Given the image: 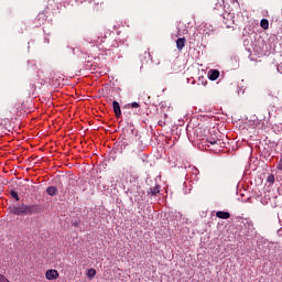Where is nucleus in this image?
<instances>
[{"label": "nucleus", "instance_id": "nucleus-14", "mask_svg": "<svg viewBox=\"0 0 282 282\" xmlns=\"http://www.w3.org/2000/svg\"><path fill=\"white\" fill-rule=\"evenodd\" d=\"M0 282H10V280H8V278H6V275L0 274Z\"/></svg>", "mask_w": 282, "mask_h": 282}, {"label": "nucleus", "instance_id": "nucleus-9", "mask_svg": "<svg viewBox=\"0 0 282 282\" xmlns=\"http://www.w3.org/2000/svg\"><path fill=\"white\" fill-rule=\"evenodd\" d=\"M260 26L262 28V30H268V28H270V22L267 19H262L260 22Z\"/></svg>", "mask_w": 282, "mask_h": 282}, {"label": "nucleus", "instance_id": "nucleus-7", "mask_svg": "<svg viewBox=\"0 0 282 282\" xmlns=\"http://www.w3.org/2000/svg\"><path fill=\"white\" fill-rule=\"evenodd\" d=\"M207 142L209 143V144H212V145H217V147H219V144H221V140H219V139H215V138H210V139H207Z\"/></svg>", "mask_w": 282, "mask_h": 282}, {"label": "nucleus", "instance_id": "nucleus-8", "mask_svg": "<svg viewBox=\"0 0 282 282\" xmlns=\"http://www.w3.org/2000/svg\"><path fill=\"white\" fill-rule=\"evenodd\" d=\"M46 193H47V195H51L52 197H54V195H56V193H57V189L54 186H50L46 188Z\"/></svg>", "mask_w": 282, "mask_h": 282}, {"label": "nucleus", "instance_id": "nucleus-12", "mask_svg": "<svg viewBox=\"0 0 282 282\" xmlns=\"http://www.w3.org/2000/svg\"><path fill=\"white\" fill-rule=\"evenodd\" d=\"M10 195H11V197H13V199H15L17 202H21V197H19V193H17V191L11 189V191H10Z\"/></svg>", "mask_w": 282, "mask_h": 282}, {"label": "nucleus", "instance_id": "nucleus-15", "mask_svg": "<svg viewBox=\"0 0 282 282\" xmlns=\"http://www.w3.org/2000/svg\"><path fill=\"white\" fill-rule=\"evenodd\" d=\"M276 169H278L279 171H282V154H281V159H280V161H279V163H278Z\"/></svg>", "mask_w": 282, "mask_h": 282}, {"label": "nucleus", "instance_id": "nucleus-6", "mask_svg": "<svg viewBox=\"0 0 282 282\" xmlns=\"http://www.w3.org/2000/svg\"><path fill=\"white\" fill-rule=\"evenodd\" d=\"M216 217H218V219H230V213H228V212H217Z\"/></svg>", "mask_w": 282, "mask_h": 282}, {"label": "nucleus", "instance_id": "nucleus-16", "mask_svg": "<svg viewBox=\"0 0 282 282\" xmlns=\"http://www.w3.org/2000/svg\"><path fill=\"white\" fill-rule=\"evenodd\" d=\"M131 107H132V109H138V107H140V104L133 101V102L131 104Z\"/></svg>", "mask_w": 282, "mask_h": 282}, {"label": "nucleus", "instance_id": "nucleus-13", "mask_svg": "<svg viewBox=\"0 0 282 282\" xmlns=\"http://www.w3.org/2000/svg\"><path fill=\"white\" fill-rule=\"evenodd\" d=\"M268 183L269 184H272L274 182V175H269L268 178H267Z\"/></svg>", "mask_w": 282, "mask_h": 282}, {"label": "nucleus", "instance_id": "nucleus-11", "mask_svg": "<svg viewBox=\"0 0 282 282\" xmlns=\"http://www.w3.org/2000/svg\"><path fill=\"white\" fill-rule=\"evenodd\" d=\"M86 274H87L88 279L91 281V279H94V276H96V269H94V268L88 269Z\"/></svg>", "mask_w": 282, "mask_h": 282}, {"label": "nucleus", "instance_id": "nucleus-2", "mask_svg": "<svg viewBox=\"0 0 282 282\" xmlns=\"http://www.w3.org/2000/svg\"><path fill=\"white\" fill-rule=\"evenodd\" d=\"M45 276L48 281H54L58 279V271L56 270H47Z\"/></svg>", "mask_w": 282, "mask_h": 282}, {"label": "nucleus", "instance_id": "nucleus-3", "mask_svg": "<svg viewBox=\"0 0 282 282\" xmlns=\"http://www.w3.org/2000/svg\"><path fill=\"white\" fill-rule=\"evenodd\" d=\"M113 111L117 118H120L122 116V110L120 109V104L118 101L112 102Z\"/></svg>", "mask_w": 282, "mask_h": 282}, {"label": "nucleus", "instance_id": "nucleus-1", "mask_svg": "<svg viewBox=\"0 0 282 282\" xmlns=\"http://www.w3.org/2000/svg\"><path fill=\"white\" fill-rule=\"evenodd\" d=\"M9 212L12 215L24 216V215H36L40 212L39 205H25L19 204L9 207Z\"/></svg>", "mask_w": 282, "mask_h": 282}, {"label": "nucleus", "instance_id": "nucleus-5", "mask_svg": "<svg viewBox=\"0 0 282 282\" xmlns=\"http://www.w3.org/2000/svg\"><path fill=\"white\" fill-rule=\"evenodd\" d=\"M208 78L209 80H217V78H219V70L217 69L209 70Z\"/></svg>", "mask_w": 282, "mask_h": 282}, {"label": "nucleus", "instance_id": "nucleus-10", "mask_svg": "<svg viewBox=\"0 0 282 282\" xmlns=\"http://www.w3.org/2000/svg\"><path fill=\"white\" fill-rule=\"evenodd\" d=\"M150 195H152V196H155V195H158V193H160V187H159V185H156V186H154V187H151L150 188V192H148Z\"/></svg>", "mask_w": 282, "mask_h": 282}, {"label": "nucleus", "instance_id": "nucleus-4", "mask_svg": "<svg viewBox=\"0 0 282 282\" xmlns=\"http://www.w3.org/2000/svg\"><path fill=\"white\" fill-rule=\"evenodd\" d=\"M185 45H186L185 37H180L176 40V47H177L178 52H182V50H184Z\"/></svg>", "mask_w": 282, "mask_h": 282}]
</instances>
